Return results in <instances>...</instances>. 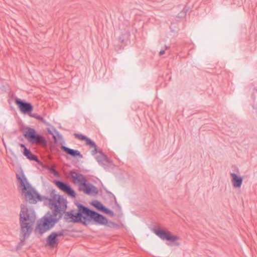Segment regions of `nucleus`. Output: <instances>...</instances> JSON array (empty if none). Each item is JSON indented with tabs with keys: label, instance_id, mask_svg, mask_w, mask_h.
Wrapping results in <instances>:
<instances>
[{
	"label": "nucleus",
	"instance_id": "obj_7",
	"mask_svg": "<svg viewBox=\"0 0 257 257\" xmlns=\"http://www.w3.org/2000/svg\"><path fill=\"white\" fill-rule=\"evenodd\" d=\"M24 136L33 144H42L46 142L45 138L42 136L38 134L34 129L31 127L26 128Z\"/></svg>",
	"mask_w": 257,
	"mask_h": 257
},
{
	"label": "nucleus",
	"instance_id": "obj_5",
	"mask_svg": "<svg viewBox=\"0 0 257 257\" xmlns=\"http://www.w3.org/2000/svg\"><path fill=\"white\" fill-rule=\"evenodd\" d=\"M58 217L51 214H46L38 221L36 227V231L43 234L51 229L59 220Z\"/></svg>",
	"mask_w": 257,
	"mask_h": 257
},
{
	"label": "nucleus",
	"instance_id": "obj_25",
	"mask_svg": "<svg viewBox=\"0 0 257 257\" xmlns=\"http://www.w3.org/2000/svg\"><path fill=\"white\" fill-rule=\"evenodd\" d=\"M19 145L21 147V148H24V150L25 149V148H26L24 145L22 144H19Z\"/></svg>",
	"mask_w": 257,
	"mask_h": 257
},
{
	"label": "nucleus",
	"instance_id": "obj_2",
	"mask_svg": "<svg viewBox=\"0 0 257 257\" xmlns=\"http://www.w3.org/2000/svg\"><path fill=\"white\" fill-rule=\"evenodd\" d=\"M20 213V239L21 242H23L30 236L36 217L35 213L32 208L22 205Z\"/></svg>",
	"mask_w": 257,
	"mask_h": 257
},
{
	"label": "nucleus",
	"instance_id": "obj_19",
	"mask_svg": "<svg viewBox=\"0 0 257 257\" xmlns=\"http://www.w3.org/2000/svg\"><path fill=\"white\" fill-rule=\"evenodd\" d=\"M99 155L96 157V159L99 164L104 165L108 162V159L101 152H99Z\"/></svg>",
	"mask_w": 257,
	"mask_h": 257
},
{
	"label": "nucleus",
	"instance_id": "obj_28",
	"mask_svg": "<svg viewBox=\"0 0 257 257\" xmlns=\"http://www.w3.org/2000/svg\"><path fill=\"white\" fill-rule=\"evenodd\" d=\"M166 49H168V48H169V47L166 46Z\"/></svg>",
	"mask_w": 257,
	"mask_h": 257
},
{
	"label": "nucleus",
	"instance_id": "obj_9",
	"mask_svg": "<svg viewBox=\"0 0 257 257\" xmlns=\"http://www.w3.org/2000/svg\"><path fill=\"white\" fill-rule=\"evenodd\" d=\"M15 103L23 113H28L29 114L33 110V107L31 103L24 102L19 98H17L15 99Z\"/></svg>",
	"mask_w": 257,
	"mask_h": 257
},
{
	"label": "nucleus",
	"instance_id": "obj_6",
	"mask_svg": "<svg viewBox=\"0 0 257 257\" xmlns=\"http://www.w3.org/2000/svg\"><path fill=\"white\" fill-rule=\"evenodd\" d=\"M155 233L163 240L171 241V242L167 243L170 246H179L180 243L178 241L180 239L178 236L172 234L170 232L161 229H155Z\"/></svg>",
	"mask_w": 257,
	"mask_h": 257
},
{
	"label": "nucleus",
	"instance_id": "obj_8",
	"mask_svg": "<svg viewBox=\"0 0 257 257\" xmlns=\"http://www.w3.org/2000/svg\"><path fill=\"white\" fill-rule=\"evenodd\" d=\"M63 235L62 232H52L47 238V244L51 248L56 247L59 242L58 237Z\"/></svg>",
	"mask_w": 257,
	"mask_h": 257
},
{
	"label": "nucleus",
	"instance_id": "obj_27",
	"mask_svg": "<svg viewBox=\"0 0 257 257\" xmlns=\"http://www.w3.org/2000/svg\"><path fill=\"white\" fill-rule=\"evenodd\" d=\"M3 143H4V146L5 147V148H6V144H5V142H4V140H3Z\"/></svg>",
	"mask_w": 257,
	"mask_h": 257
},
{
	"label": "nucleus",
	"instance_id": "obj_18",
	"mask_svg": "<svg viewBox=\"0 0 257 257\" xmlns=\"http://www.w3.org/2000/svg\"><path fill=\"white\" fill-rule=\"evenodd\" d=\"M23 155L30 160L38 161L37 157L32 154L31 151L27 148H25L23 151Z\"/></svg>",
	"mask_w": 257,
	"mask_h": 257
},
{
	"label": "nucleus",
	"instance_id": "obj_22",
	"mask_svg": "<svg viewBox=\"0 0 257 257\" xmlns=\"http://www.w3.org/2000/svg\"><path fill=\"white\" fill-rule=\"evenodd\" d=\"M9 151L11 153V155L12 157L14 158L17 159V154L11 149H9Z\"/></svg>",
	"mask_w": 257,
	"mask_h": 257
},
{
	"label": "nucleus",
	"instance_id": "obj_15",
	"mask_svg": "<svg viewBox=\"0 0 257 257\" xmlns=\"http://www.w3.org/2000/svg\"><path fill=\"white\" fill-rule=\"evenodd\" d=\"M92 205L94 206L97 209L101 211L105 214H109L111 216L113 215V212L109 209L104 207L101 203L99 201H95L92 203Z\"/></svg>",
	"mask_w": 257,
	"mask_h": 257
},
{
	"label": "nucleus",
	"instance_id": "obj_21",
	"mask_svg": "<svg viewBox=\"0 0 257 257\" xmlns=\"http://www.w3.org/2000/svg\"><path fill=\"white\" fill-rule=\"evenodd\" d=\"M106 226L109 227H110V228H115L117 227V225L112 222V221H108V220H107V223L105 224Z\"/></svg>",
	"mask_w": 257,
	"mask_h": 257
},
{
	"label": "nucleus",
	"instance_id": "obj_26",
	"mask_svg": "<svg viewBox=\"0 0 257 257\" xmlns=\"http://www.w3.org/2000/svg\"><path fill=\"white\" fill-rule=\"evenodd\" d=\"M164 53H165V51H164V50H161V51L160 52V55H163Z\"/></svg>",
	"mask_w": 257,
	"mask_h": 257
},
{
	"label": "nucleus",
	"instance_id": "obj_14",
	"mask_svg": "<svg viewBox=\"0 0 257 257\" xmlns=\"http://www.w3.org/2000/svg\"><path fill=\"white\" fill-rule=\"evenodd\" d=\"M231 176V183L234 188H240L242 183V178L234 173L230 174Z\"/></svg>",
	"mask_w": 257,
	"mask_h": 257
},
{
	"label": "nucleus",
	"instance_id": "obj_20",
	"mask_svg": "<svg viewBox=\"0 0 257 257\" xmlns=\"http://www.w3.org/2000/svg\"><path fill=\"white\" fill-rule=\"evenodd\" d=\"M29 116H30L31 117H34V118L40 120L41 121H42L44 123H45V120L42 117L38 115L37 113H29Z\"/></svg>",
	"mask_w": 257,
	"mask_h": 257
},
{
	"label": "nucleus",
	"instance_id": "obj_1",
	"mask_svg": "<svg viewBox=\"0 0 257 257\" xmlns=\"http://www.w3.org/2000/svg\"><path fill=\"white\" fill-rule=\"evenodd\" d=\"M77 207V211H72L65 214L66 219H69V221L80 222L85 224L87 221L86 216H87L93 220L95 223L99 225H105L107 223V218L104 216L90 210L81 204H79Z\"/></svg>",
	"mask_w": 257,
	"mask_h": 257
},
{
	"label": "nucleus",
	"instance_id": "obj_4",
	"mask_svg": "<svg viewBox=\"0 0 257 257\" xmlns=\"http://www.w3.org/2000/svg\"><path fill=\"white\" fill-rule=\"evenodd\" d=\"M49 206L53 211V214L51 215L58 217V219H60L62 212L66 208V201L60 195H55L53 196V198L49 200Z\"/></svg>",
	"mask_w": 257,
	"mask_h": 257
},
{
	"label": "nucleus",
	"instance_id": "obj_12",
	"mask_svg": "<svg viewBox=\"0 0 257 257\" xmlns=\"http://www.w3.org/2000/svg\"><path fill=\"white\" fill-rule=\"evenodd\" d=\"M70 174L73 183L78 184L79 187L84 185L85 182H87L86 178L81 174L72 171L70 172Z\"/></svg>",
	"mask_w": 257,
	"mask_h": 257
},
{
	"label": "nucleus",
	"instance_id": "obj_24",
	"mask_svg": "<svg viewBox=\"0 0 257 257\" xmlns=\"http://www.w3.org/2000/svg\"><path fill=\"white\" fill-rule=\"evenodd\" d=\"M255 94L257 95V87L255 88L254 91L253 93V96L254 97H255Z\"/></svg>",
	"mask_w": 257,
	"mask_h": 257
},
{
	"label": "nucleus",
	"instance_id": "obj_16",
	"mask_svg": "<svg viewBox=\"0 0 257 257\" xmlns=\"http://www.w3.org/2000/svg\"><path fill=\"white\" fill-rule=\"evenodd\" d=\"M62 149L65 152L73 157L78 156L80 158H82V155L78 150H74L65 146H62Z\"/></svg>",
	"mask_w": 257,
	"mask_h": 257
},
{
	"label": "nucleus",
	"instance_id": "obj_13",
	"mask_svg": "<svg viewBox=\"0 0 257 257\" xmlns=\"http://www.w3.org/2000/svg\"><path fill=\"white\" fill-rule=\"evenodd\" d=\"M79 190L84 193L90 195H95L98 193L97 188L90 183H87V182H85L84 185L79 187Z\"/></svg>",
	"mask_w": 257,
	"mask_h": 257
},
{
	"label": "nucleus",
	"instance_id": "obj_23",
	"mask_svg": "<svg viewBox=\"0 0 257 257\" xmlns=\"http://www.w3.org/2000/svg\"><path fill=\"white\" fill-rule=\"evenodd\" d=\"M90 148H93V150L91 151L92 154H95L99 152L97 151V147L95 144V147H90Z\"/></svg>",
	"mask_w": 257,
	"mask_h": 257
},
{
	"label": "nucleus",
	"instance_id": "obj_17",
	"mask_svg": "<svg viewBox=\"0 0 257 257\" xmlns=\"http://www.w3.org/2000/svg\"><path fill=\"white\" fill-rule=\"evenodd\" d=\"M75 137L80 140L85 141L86 145H88L90 147H95V143L94 142L92 141L90 139L87 138L86 137L81 135V134H75Z\"/></svg>",
	"mask_w": 257,
	"mask_h": 257
},
{
	"label": "nucleus",
	"instance_id": "obj_10",
	"mask_svg": "<svg viewBox=\"0 0 257 257\" xmlns=\"http://www.w3.org/2000/svg\"><path fill=\"white\" fill-rule=\"evenodd\" d=\"M55 184L59 189L65 192L68 196L72 198L75 197L76 193L75 191L69 185L59 181H56Z\"/></svg>",
	"mask_w": 257,
	"mask_h": 257
},
{
	"label": "nucleus",
	"instance_id": "obj_3",
	"mask_svg": "<svg viewBox=\"0 0 257 257\" xmlns=\"http://www.w3.org/2000/svg\"><path fill=\"white\" fill-rule=\"evenodd\" d=\"M17 177L20 183L19 187L26 201L35 204L38 201L41 200L40 195L29 184L23 174L17 175Z\"/></svg>",
	"mask_w": 257,
	"mask_h": 257
},
{
	"label": "nucleus",
	"instance_id": "obj_11",
	"mask_svg": "<svg viewBox=\"0 0 257 257\" xmlns=\"http://www.w3.org/2000/svg\"><path fill=\"white\" fill-rule=\"evenodd\" d=\"M55 184L59 189L65 192L68 196L72 198L75 197L76 193L75 191L69 185L59 181H56Z\"/></svg>",
	"mask_w": 257,
	"mask_h": 257
}]
</instances>
